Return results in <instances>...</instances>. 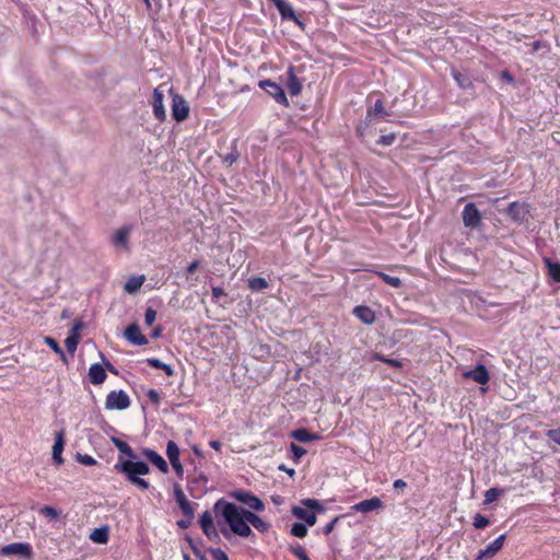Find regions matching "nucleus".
Listing matches in <instances>:
<instances>
[{"mask_svg":"<svg viewBox=\"0 0 560 560\" xmlns=\"http://www.w3.org/2000/svg\"><path fill=\"white\" fill-rule=\"evenodd\" d=\"M113 443L121 454L114 465V469L122 474L126 479L136 487L142 490L149 489L150 483L141 478V476H145L150 472L148 464L138 460L136 453L127 442L115 438L113 439Z\"/></svg>","mask_w":560,"mask_h":560,"instance_id":"f257e3e1","label":"nucleus"},{"mask_svg":"<svg viewBox=\"0 0 560 560\" xmlns=\"http://www.w3.org/2000/svg\"><path fill=\"white\" fill-rule=\"evenodd\" d=\"M214 511L223 516L231 532L235 535L243 538H247L254 535L247 521L249 513L248 510L234 503L219 500L214 504Z\"/></svg>","mask_w":560,"mask_h":560,"instance_id":"f03ea898","label":"nucleus"},{"mask_svg":"<svg viewBox=\"0 0 560 560\" xmlns=\"http://www.w3.org/2000/svg\"><path fill=\"white\" fill-rule=\"evenodd\" d=\"M302 505L292 508V514L305 522L306 525L313 526L316 524V512H322L324 509L322 504L314 499H305L301 502Z\"/></svg>","mask_w":560,"mask_h":560,"instance_id":"7ed1b4c3","label":"nucleus"},{"mask_svg":"<svg viewBox=\"0 0 560 560\" xmlns=\"http://www.w3.org/2000/svg\"><path fill=\"white\" fill-rule=\"evenodd\" d=\"M133 226L128 224L115 230L110 237V244L119 250L129 252V237L132 233Z\"/></svg>","mask_w":560,"mask_h":560,"instance_id":"20e7f679","label":"nucleus"},{"mask_svg":"<svg viewBox=\"0 0 560 560\" xmlns=\"http://www.w3.org/2000/svg\"><path fill=\"white\" fill-rule=\"evenodd\" d=\"M105 406L109 410H124L130 406V398L124 390H113L107 395Z\"/></svg>","mask_w":560,"mask_h":560,"instance_id":"39448f33","label":"nucleus"},{"mask_svg":"<svg viewBox=\"0 0 560 560\" xmlns=\"http://www.w3.org/2000/svg\"><path fill=\"white\" fill-rule=\"evenodd\" d=\"M259 86L265 90L270 96L275 98V101L282 105H288V98L285 96L284 90L277 83L271 80H262L259 82Z\"/></svg>","mask_w":560,"mask_h":560,"instance_id":"423d86ee","label":"nucleus"},{"mask_svg":"<svg viewBox=\"0 0 560 560\" xmlns=\"http://www.w3.org/2000/svg\"><path fill=\"white\" fill-rule=\"evenodd\" d=\"M462 217L463 223L466 228L476 229L481 222V214L472 202H469L464 207Z\"/></svg>","mask_w":560,"mask_h":560,"instance_id":"0eeeda50","label":"nucleus"},{"mask_svg":"<svg viewBox=\"0 0 560 560\" xmlns=\"http://www.w3.org/2000/svg\"><path fill=\"white\" fill-rule=\"evenodd\" d=\"M32 553V548L28 544L24 542H13L7 546H3L0 549V555L10 557V556H25L30 557Z\"/></svg>","mask_w":560,"mask_h":560,"instance_id":"6e6552de","label":"nucleus"},{"mask_svg":"<svg viewBox=\"0 0 560 560\" xmlns=\"http://www.w3.org/2000/svg\"><path fill=\"white\" fill-rule=\"evenodd\" d=\"M463 377L472 380L480 385H486L490 380L489 372L483 364H478L472 370L464 371Z\"/></svg>","mask_w":560,"mask_h":560,"instance_id":"1a4fd4ad","label":"nucleus"},{"mask_svg":"<svg viewBox=\"0 0 560 560\" xmlns=\"http://www.w3.org/2000/svg\"><path fill=\"white\" fill-rule=\"evenodd\" d=\"M189 114V107L186 101L179 96L174 95L172 103V115L176 121H182L187 118Z\"/></svg>","mask_w":560,"mask_h":560,"instance_id":"9d476101","label":"nucleus"},{"mask_svg":"<svg viewBox=\"0 0 560 560\" xmlns=\"http://www.w3.org/2000/svg\"><path fill=\"white\" fill-rule=\"evenodd\" d=\"M234 498L237 501L248 505L254 511L260 512L265 509L264 502L259 498H257L256 495H254L249 492H246V491L235 492Z\"/></svg>","mask_w":560,"mask_h":560,"instance_id":"9b49d317","label":"nucleus"},{"mask_svg":"<svg viewBox=\"0 0 560 560\" xmlns=\"http://www.w3.org/2000/svg\"><path fill=\"white\" fill-rule=\"evenodd\" d=\"M505 535H500L495 540L488 545L485 549L479 550L475 560H483L494 557L503 547Z\"/></svg>","mask_w":560,"mask_h":560,"instance_id":"f8f14e48","label":"nucleus"},{"mask_svg":"<svg viewBox=\"0 0 560 560\" xmlns=\"http://www.w3.org/2000/svg\"><path fill=\"white\" fill-rule=\"evenodd\" d=\"M125 338L135 346H144L148 343L147 337L141 332L137 324L129 325L124 332Z\"/></svg>","mask_w":560,"mask_h":560,"instance_id":"ddd939ff","label":"nucleus"},{"mask_svg":"<svg viewBox=\"0 0 560 560\" xmlns=\"http://www.w3.org/2000/svg\"><path fill=\"white\" fill-rule=\"evenodd\" d=\"M275 7L278 9L280 15L284 20H290L295 22L296 24L301 25L300 20L298 19L293 7L288 0H270Z\"/></svg>","mask_w":560,"mask_h":560,"instance_id":"4468645a","label":"nucleus"},{"mask_svg":"<svg viewBox=\"0 0 560 560\" xmlns=\"http://www.w3.org/2000/svg\"><path fill=\"white\" fill-rule=\"evenodd\" d=\"M383 509V502L380 498L373 497L368 500H363L354 505L351 506L352 511L361 512V513H369L373 511H378Z\"/></svg>","mask_w":560,"mask_h":560,"instance_id":"2eb2a0df","label":"nucleus"},{"mask_svg":"<svg viewBox=\"0 0 560 560\" xmlns=\"http://www.w3.org/2000/svg\"><path fill=\"white\" fill-rule=\"evenodd\" d=\"M152 98H153L152 106H153L154 116L159 120H164L166 117V112L163 106L164 93L161 90V86L154 89Z\"/></svg>","mask_w":560,"mask_h":560,"instance_id":"dca6fc26","label":"nucleus"},{"mask_svg":"<svg viewBox=\"0 0 560 560\" xmlns=\"http://www.w3.org/2000/svg\"><path fill=\"white\" fill-rule=\"evenodd\" d=\"M200 526L205 535L212 539L218 537V532L213 524L212 514L209 511H205L199 520Z\"/></svg>","mask_w":560,"mask_h":560,"instance_id":"f3484780","label":"nucleus"},{"mask_svg":"<svg viewBox=\"0 0 560 560\" xmlns=\"http://www.w3.org/2000/svg\"><path fill=\"white\" fill-rule=\"evenodd\" d=\"M142 455L150 460L154 466H156L162 472L168 471V466L165 459L155 451L151 448H143Z\"/></svg>","mask_w":560,"mask_h":560,"instance_id":"a211bd4d","label":"nucleus"},{"mask_svg":"<svg viewBox=\"0 0 560 560\" xmlns=\"http://www.w3.org/2000/svg\"><path fill=\"white\" fill-rule=\"evenodd\" d=\"M63 435H65L63 431L57 432L55 435V444L52 446V459L58 465L63 463V458L61 457L63 446H65Z\"/></svg>","mask_w":560,"mask_h":560,"instance_id":"6ab92c4d","label":"nucleus"},{"mask_svg":"<svg viewBox=\"0 0 560 560\" xmlns=\"http://www.w3.org/2000/svg\"><path fill=\"white\" fill-rule=\"evenodd\" d=\"M174 492H175L176 502L178 503L183 513L185 515H187L188 517H192L194 509H192L191 504L188 502V500L186 499V495L184 494L183 490L177 487V488H175Z\"/></svg>","mask_w":560,"mask_h":560,"instance_id":"aec40b11","label":"nucleus"},{"mask_svg":"<svg viewBox=\"0 0 560 560\" xmlns=\"http://www.w3.org/2000/svg\"><path fill=\"white\" fill-rule=\"evenodd\" d=\"M287 75H288L287 85H288L289 93L291 95L300 94V92L302 90V83L300 82V80L298 79V77L294 73V67L289 68V70L287 71Z\"/></svg>","mask_w":560,"mask_h":560,"instance_id":"412c9836","label":"nucleus"},{"mask_svg":"<svg viewBox=\"0 0 560 560\" xmlns=\"http://www.w3.org/2000/svg\"><path fill=\"white\" fill-rule=\"evenodd\" d=\"M89 377L92 384H102L106 378V372L102 365L95 363L90 366Z\"/></svg>","mask_w":560,"mask_h":560,"instance_id":"4be33fe9","label":"nucleus"},{"mask_svg":"<svg viewBox=\"0 0 560 560\" xmlns=\"http://www.w3.org/2000/svg\"><path fill=\"white\" fill-rule=\"evenodd\" d=\"M353 314L364 324H372L375 320L374 312L368 306H357Z\"/></svg>","mask_w":560,"mask_h":560,"instance_id":"5701e85b","label":"nucleus"},{"mask_svg":"<svg viewBox=\"0 0 560 560\" xmlns=\"http://www.w3.org/2000/svg\"><path fill=\"white\" fill-rule=\"evenodd\" d=\"M291 436L294 440L302 442V443L317 441L320 439V436L318 434L311 433L306 429H303V428L292 431Z\"/></svg>","mask_w":560,"mask_h":560,"instance_id":"b1692460","label":"nucleus"},{"mask_svg":"<svg viewBox=\"0 0 560 560\" xmlns=\"http://www.w3.org/2000/svg\"><path fill=\"white\" fill-rule=\"evenodd\" d=\"M144 276H132L130 277L124 285V289L127 293H136L144 283Z\"/></svg>","mask_w":560,"mask_h":560,"instance_id":"393cba45","label":"nucleus"},{"mask_svg":"<svg viewBox=\"0 0 560 560\" xmlns=\"http://www.w3.org/2000/svg\"><path fill=\"white\" fill-rule=\"evenodd\" d=\"M248 525L253 526L260 533H265L269 529V524L265 522L260 516L249 511L247 516Z\"/></svg>","mask_w":560,"mask_h":560,"instance_id":"a878e982","label":"nucleus"},{"mask_svg":"<svg viewBox=\"0 0 560 560\" xmlns=\"http://www.w3.org/2000/svg\"><path fill=\"white\" fill-rule=\"evenodd\" d=\"M89 537L95 544H102V545L106 544L108 541V538H109L108 527L103 526V527H100V528H95L90 534Z\"/></svg>","mask_w":560,"mask_h":560,"instance_id":"bb28decb","label":"nucleus"},{"mask_svg":"<svg viewBox=\"0 0 560 560\" xmlns=\"http://www.w3.org/2000/svg\"><path fill=\"white\" fill-rule=\"evenodd\" d=\"M549 277L555 282H560V262H555L550 258H544Z\"/></svg>","mask_w":560,"mask_h":560,"instance_id":"cd10ccee","label":"nucleus"},{"mask_svg":"<svg viewBox=\"0 0 560 560\" xmlns=\"http://www.w3.org/2000/svg\"><path fill=\"white\" fill-rule=\"evenodd\" d=\"M166 455L170 463L179 460V447L174 441H168L166 444Z\"/></svg>","mask_w":560,"mask_h":560,"instance_id":"c85d7f7f","label":"nucleus"},{"mask_svg":"<svg viewBox=\"0 0 560 560\" xmlns=\"http://www.w3.org/2000/svg\"><path fill=\"white\" fill-rule=\"evenodd\" d=\"M148 364L151 365L152 368L163 370L165 374L168 376H172L174 374V369L159 359H148Z\"/></svg>","mask_w":560,"mask_h":560,"instance_id":"c756f323","label":"nucleus"},{"mask_svg":"<svg viewBox=\"0 0 560 560\" xmlns=\"http://www.w3.org/2000/svg\"><path fill=\"white\" fill-rule=\"evenodd\" d=\"M385 108L381 100H377L372 108L368 112V117H380L384 118L386 116Z\"/></svg>","mask_w":560,"mask_h":560,"instance_id":"7c9ffc66","label":"nucleus"},{"mask_svg":"<svg viewBox=\"0 0 560 560\" xmlns=\"http://www.w3.org/2000/svg\"><path fill=\"white\" fill-rule=\"evenodd\" d=\"M248 287L250 290L258 292L266 289L268 287V282L264 278L256 277L249 279Z\"/></svg>","mask_w":560,"mask_h":560,"instance_id":"2f4dec72","label":"nucleus"},{"mask_svg":"<svg viewBox=\"0 0 560 560\" xmlns=\"http://www.w3.org/2000/svg\"><path fill=\"white\" fill-rule=\"evenodd\" d=\"M502 494H503V490L502 489L490 488L485 493V503L486 504H490V503L497 501L500 498V495H502Z\"/></svg>","mask_w":560,"mask_h":560,"instance_id":"473e14b6","label":"nucleus"},{"mask_svg":"<svg viewBox=\"0 0 560 560\" xmlns=\"http://www.w3.org/2000/svg\"><path fill=\"white\" fill-rule=\"evenodd\" d=\"M45 343L56 353L60 355V358L66 361V354L62 351V349L59 347L57 341L51 337H45L44 339Z\"/></svg>","mask_w":560,"mask_h":560,"instance_id":"72a5a7b5","label":"nucleus"},{"mask_svg":"<svg viewBox=\"0 0 560 560\" xmlns=\"http://www.w3.org/2000/svg\"><path fill=\"white\" fill-rule=\"evenodd\" d=\"M291 534L299 538L305 537L307 535L306 524L294 523L291 527Z\"/></svg>","mask_w":560,"mask_h":560,"instance_id":"f704fd0d","label":"nucleus"},{"mask_svg":"<svg viewBox=\"0 0 560 560\" xmlns=\"http://www.w3.org/2000/svg\"><path fill=\"white\" fill-rule=\"evenodd\" d=\"M377 275L384 280L385 283L393 288H399L401 285V280L398 277L389 276L384 272H378Z\"/></svg>","mask_w":560,"mask_h":560,"instance_id":"c9c22d12","label":"nucleus"},{"mask_svg":"<svg viewBox=\"0 0 560 560\" xmlns=\"http://www.w3.org/2000/svg\"><path fill=\"white\" fill-rule=\"evenodd\" d=\"M78 343H79V336L75 334H70L65 340V345H66L68 351L71 353H73L77 350Z\"/></svg>","mask_w":560,"mask_h":560,"instance_id":"e433bc0d","label":"nucleus"},{"mask_svg":"<svg viewBox=\"0 0 560 560\" xmlns=\"http://www.w3.org/2000/svg\"><path fill=\"white\" fill-rule=\"evenodd\" d=\"M290 551L299 559V560H311L305 549L301 545H295L290 547Z\"/></svg>","mask_w":560,"mask_h":560,"instance_id":"4c0bfd02","label":"nucleus"},{"mask_svg":"<svg viewBox=\"0 0 560 560\" xmlns=\"http://www.w3.org/2000/svg\"><path fill=\"white\" fill-rule=\"evenodd\" d=\"M489 524V520L481 515V514H476L475 517H474V526L478 529H481V528H485L487 525Z\"/></svg>","mask_w":560,"mask_h":560,"instance_id":"58836bf2","label":"nucleus"},{"mask_svg":"<svg viewBox=\"0 0 560 560\" xmlns=\"http://www.w3.org/2000/svg\"><path fill=\"white\" fill-rule=\"evenodd\" d=\"M155 319H156V311L153 310L152 307H148L145 311V314H144V323L148 326H151V325H153Z\"/></svg>","mask_w":560,"mask_h":560,"instance_id":"ea45409f","label":"nucleus"},{"mask_svg":"<svg viewBox=\"0 0 560 560\" xmlns=\"http://www.w3.org/2000/svg\"><path fill=\"white\" fill-rule=\"evenodd\" d=\"M40 513L50 518H57L59 516V512L55 508L48 505L42 508Z\"/></svg>","mask_w":560,"mask_h":560,"instance_id":"a19ab883","label":"nucleus"},{"mask_svg":"<svg viewBox=\"0 0 560 560\" xmlns=\"http://www.w3.org/2000/svg\"><path fill=\"white\" fill-rule=\"evenodd\" d=\"M290 448H291V452L295 459H300L302 456H304L306 454L305 448H303L302 446H299L294 443L291 444Z\"/></svg>","mask_w":560,"mask_h":560,"instance_id":"79ce46f5","label":"nucleus"},{"mask_svg":"<svg viewBox=\"0 0 560 560\" xmlns=\"http://www.w3.org/2000/svg\"><path fill=\"white\" fill-rule=\"evenodd\" d=\"M78 460H79V463L86 465V466H92V465L96 464V460L91 455H88V454H84V455L79 454Z\"/></svg>","mask_w":560,"mask_h":560,"instance_id":"37998d69","label":"nucleus"},{"mask_svg":"<svg viewBox=\"0 0 560 560\" xmlns=\"http://www.w3.org/2000/svg\"><path fill=\"white\" fill-rule=\"evenodd\" d=\"M546 434L550 440L560 445V428L548 430Z\"/></svg>","mask_w":560,"mask_h":560,"instance_id":"c03bdc74","label":"nucleus"},{"mask_svg":"<svg viewBox=\"0 0 560 560\" xmlns=\"http://www.w3.org/2000/svg\"><path fill=\"white\" fill-rule=\"evenodd\" d=\"M394 141H395V135L389 133V135L381 136L378 143L383 144V145H390L394 143Z\"/></svg>","mask_w":560,"mask_h":560,"instance_id":"a18cd8bd","label":"nucleus"},{"mask_svg":"<svg viewBox=\"0 0 560 560\" xmlns=\"http://www.w3.org/2000/svg\"><path fill=\"white\" fill-rule=\"evenodd\" d=\"M521 209H522V207L518 203L513 202L509 207V213L511 215H513L514 218H516L518 215Z\"/></svg>","mask_w":560,"mask_h":560,"instance_id":"49530a36","label":"nucleus"},{"mask_svg":"<svg viewBox=\"0 0 560 560\" xmlns=\"http://www.w3.org/2000/svg\"><path fill=\"white\" fill-rule=\"evenodd\" d=\"M339 517H335L332 521H330L324 528H323V533L325 535H328L332 532L336 523L338 522Z\"/></svg>","mask_w":560,"mask_h":560,"instance_id":"de8ad7c7","label":"nucleus"},{"mask_svg":"<svg viewBox=\"0 0 560 560\" xmlns=\"http://www.w3.org/2000/svg\"><path fill=\"white\" fill-rule=\"evenodd\" d=\"M172 467L174 468L176 475L178 477H182L183 476V472H184V468H183V465L180 463V460L178 462H174V463H171Z\"/></svg>","mask_w":560,"mask_h":560,"instance_id":"09e8293b","label":"nucleus"},{"mask_svg":"<svg viewBox=\"0 0 560 560\" xmlns=\"http://www.w3.org/2000/svg\"><path fill=\"white\" fill-rule=\"evenodd\" d=\"M377 359L383 361V362H385V363H387V364H389V365H392V366L398 368V366L401 365V363L399 361L394 360V359H386V358H384L382 355H377Z\"/></svg>","mask_w":560,"mask_h":560,"instance_id":"8fccbe9b","label":"nucleus"},{"mask_svg":"<svg viewBox=\"0 0 560 560\" xmlns=\"http://www.w3.org/2000/svg\"><path fill=\"white\" fill-rule=\"evenodd\" d=\"M213 558L215 560H229L226 553L220 549H218L213 552Z\"/></svg>","mask_w":560,"mask_h":560,"instance_id":"3c124183","label":"nucleus"},{"mask_svg":"<svg viewBox=\"0 0 560 560\" xmlns=\"http://www.w3.org/2000/svg\"><path fill=\"white\" fill-rule=\"evenodd\" d=\"M223 295H225L223 289L218 288V287L212 288V296H213V299L218 300V299H220Z\"/></svg>","mask_w":560,"mask_h":560,"instance_id":"603ef678","label":"nucleus"},{"mask_svg":"<svg viewBox=\"0 0 560 560\" xmlns=\"http://www.w3.org/2000/svg\"><path fill=\"white\" fill-rule=\"evenodd\" d=\"M199 268V261L198 260H195L192 262H190L187 267V272L189 275L194 273L197 269Z\"/></svg>","mask_w":560,"mask_h":560,"instance_id":"864d4df0","label":"nucleus"},{"mask_svg":"<svg viewBox=\"0 0 560 560\" xmlns=\"http://www.w3.org/2000/svg\"><path fill=\"white\" fill-rule=\"evenodd\" d=\"M407 483L402 479H397L394 481L393 487L395 489H404L406 488Z\"/></svg>","mask_w":560,"mask_h":560,"instance_id":"5fc2aeb1","label":"nucleus"},{"mask_svg":"<svg viewBox=\"0 0 560 560\" xmlns=\"http://www.w3.org/2000/svg\"><path fill=\"white\" fill-rule=\"evenodd\" d=\"M82 328H83V324L81 322H77V323H74V325L72 327L71 334L78 335L79 330H81Z\"/></svg>","mask_w":560,"mask_h":560,"instance_id":"6e6d98bb","label":"nucleus"},{"mask_svg":"<svg viewBox=\"0 0 560 560\" xmlns=\"http://www.w3.org/2000/svg\"><path fill=\"white\" fill-rule=\"evenodd\" d=\"M271 501H272L275 504H277V505H280V504H282V503H283V499H282V497L278 495V494L272 495V497H271Z\"/></svg>","mask_w":560,"mask_h":560,"instance_id":"4d7b16f0","label":"nucleus"},{"mask_svg":"<svg viewBox=\"0 0 560 560\" xmlns=\"http://www.w3.org/2000/svg\"><path fill=\"white\" fill-rule=\"evenodd\" d=\"M209 444H210V446H211L212 448H214L215 451H219V450H220V447H221V443H220L219 441H214V440H213V441H210V443H209Z\"/></svg>","mask_w":560,"mask_h":560,"instance_id":"13d9d810","label":"nucleus"},{"mask_svg":"<svg viewBox=\"0 0 560 560\" xmlns=\"http://www.w3.org/2000/svg\"><path fill=\"white\" fill-rule=\"evenodd\" d=\"M161 332H162V329L160 327H156L152 331V337L153 338H159L161 336Z\"/></svg>","mask_w":560,"mask_h":560,"instance_id":"bf43d9fd","label":"nucleus"},{"mask_svg":"<svg viewBox=\"0 0 560 560\" xmlns=\"http://www.w3.org/2000/svg\"><path fill=\"white\" fill-rule=\"evenodd\" d=\"M454 78H455V80L458 82V84H459L460 86H463V88L465 86V84H464V82H463V79H460V75H459V74H454Z\"/></svg>","mask_w":560,"mask_h":560,"instance_id":"052dcab7","label":"nucleus"},{"mask_svg":"<svg viewBox=\"0 0 560 560\" xmlns=\"http://www.w3.org/2000/svg\"><path fill=\"white\" fill-rule=\"evenodd\" d=\"M150 396H151V397H155V396H156V394H155L154 392H152V393L150 394Z\"/></svg>","mask_w":560,"mask_h":560,"instance_id":"680f3d73","label":"nucleus"},{"mask_svg":"<svg viewBox=\"0 0 560 560\" xmlns=\"http://www.w3.org/2000/svg\"><path fill=\"white\" fill-rule=\"evenodd\" d=\"M505 79H509L510 81H512V78L510 75H505Z\"/></svg>","mask_w":560,"mask_h":560,"instance_id":"e2e57ef3","label":"nucleus"},{"mask_svg":"<svg viewBox=\"0 0 560 560\" xmlns=\"http://www.w3.org/2000/svg\"><path fill=\"white\" fill-rule=\"evenodd\" d=\"M143 1L147 3V5H149V4H150L149 0H143Z\"/></svg>","mask_w":560,"mask_h":560,"instance_id":"0e129e2a","label":"nucleus"}]
</instances>
